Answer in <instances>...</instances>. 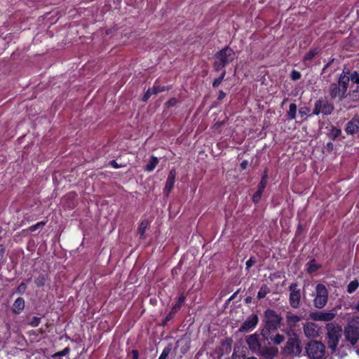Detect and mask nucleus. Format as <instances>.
Listing matches in <instances>:
<instances>
[{"label":"nucleus","instance_id":"f257e3e1","mask_svg":"<svg viewBox=\"0 0 359 359\" xmlns=\"http://www.w3.org/2000/svg\"><path fill=\"white\" fill-rule=\"evenodd\" d=\"M350 82L353 85L359 84V72L345 67L337 76L336 81L331 83L327 88V93L330 100L339 101L348 90Z\"/></svg>","mask_w":359,"mask_h":359},{"label":"nucleus","instance_id":"f03ea898","mask_svg":"<svg viewBox=\"0 0 359 359\" xmlns=\"http://www.w3.org/2000/svg\"><path fill=\"white\" fill-rule=\"evenodd\" d=\"M283 318L276 311L267 309L264 313L262 319V327L260 330L261 337L264 342L269 340L271 333L274 332L280 327Z\"/></svg>","mask_w":359,"mask_h":359},{"label":"nucleus","instance_id":"7ed1b4c3","mask_svg":"<svg viewBox=\"0 0 359 359\" xmlns=\"http://www.w3.org/2000/svg\"><path fill=\"white\" fill-rule=\"evenodd\" d=\"M260 335L261 334H259L256 332L246 337V343L252 353L257 355H273L276 354V352L277 351V347L266 345L262 346L261 342L264 341L262 337L260 338Z\"/></svg>","mask_w":359,"mask_h":359},{"label":"nucleus","instance_id":"20e7f679","mask_svg":"<svg viewBox=\"0 0 359 359\" xmlns=\"http://www.w3.org/2000/svg\"><path fill=\"white\" fill-rule=\"evenodd\" d=\"M236 58V53L229 46L217 51L214 55L213 69L219 72Z\"/></svg>","mask_w":359,"mask_h":359},{"label":"nucleus","instance_id":"39448f33","mask_svg":"<svg viewBox=\"0 0 359 359\" xmlns=\"http://www.w3.org/2000/svg\"><path fill=\"white\" fill-rule=\"evenodd\" d=\"M344 337L347 341L355 346L359 340V316H353L348 319L344 327Z\"/></svg>","mask_w":359,"mask_h":359},{"label":"nucleus","instance_id":"423d86ee","mask_svg":"<svg viewBox=\"0 0 359 359\" xmlns=\"http://www.w3.org/2000/svg\"><path fill=\"white\" fill-rule=\"evenodd\" d=\"M355 85L353 89L348 90L338 101L346 110H350L359 105V84Z\"/></svg>","mask_w":359,"mask_h":359},{"label":"nucleus","instance_id":"0eeeda50","mask_svg":"<svg viewBox=\"0 0 359 359\" xmlns=\"http://www.w3.org/2000/svg\"><path fill=\"white\" fill-rule=\"evenodd\" d=\"M326 329L328 347L334 351L341 336V328L335 323H329L326 325Z\"/></svg>","mask_w":359,"mask_h":359},{"label":"nucleus","instance_id":"6e6552de","mask_svg":"<svg viewBox=\"0 0 359 359\" xmlns=\"http://www.w3.org/2000/svg\"><path fill=\"white\" fill-rule=\"evenodd\" d=\"M288 336L286 344L283 348V352L288 355L299 356L302 351V347L301 346V341L298 335L292 332V334Z\"/></svg>","mask_w":359,"mask_h":359},{"label":"nucleus","instance_id":"1a4fd4ad","mask_svg":"<svg viewBox=\"0 0 359 359\" xmlns=\"http://www.w3.org/2000/svg\"><path fill=\"white\" fill-rule=\"evenodd\" d=\"M306 352L310 359H322L325 351V345L318 341H311L306 346Z\"/></svg>","mask_w":359,"mask_h":359},{"label":"nucleus","instance_id":"9d476101","mask_svg":"<svg viewBox=\"0 0 359 359\" xmlns=\"http://www.w3.org/2000/svg\"><path fill=\"white\" fill-rule=\"evenodd\" d=\"M328 301V291L323 284H318L316 287V296L313 305L317 309H323Z\"/></svg>","mask_w":359,"mask_h":359},{"label":"nucleus","instance_id":"9b49d317","mask_svg":"<svg viewBox=\"0 0 359 359\" xmlns=\"http://www.w3.org/2000/svg\"><path fill=\"white\" fill-rule=\"evenodd\" d=\"M334 110V106L327 99L320 98L316 101L312 114L318 115L322 113L323 115H330Z\"/></svg>","mask_w":359,"mask_h":359},{"label":"nucleus","instance_id":"f8f14e48","mask_svg":"<svg viewBox=\"0 0 359 359\" xmlns=\"http://www.w3.org/2000/svg\"><path fill=\"white\" fill-rule=\"evenodd\" d=\"M297 287V283H292L289 286V290L290 291L289 302L290 306L293 309H298L300 306L301 292Z\"/></svg>","mask_w":359,"mask_h":359},{"label":"nucleus","instance_id":"ddd939ff","mask_svg":"<svg viewBox=\"0 0 359 359\" xmlns=\"http://www.w3.org/2000/svg\"><path fill=\"white\" fill-rule=\"evenodd\" d=\"M259 318L257 314H251L243 323L239 327L238 331L241 332H248L253 330L258 324Z\"/></svg>","mask_w":359,"mask_h":359},{"label":"nucleus","instance_id":"4468645a","mask_svg":"<svg viewBox=\"0 0 359 359\" xmlns=\"http://www.w3.org/2000/svg\"><path fill=\"white\" fill-rule=\"evenodd\" d=\"M302 320V317L293 314L291 312H287L285 316V320L287 326L289 330L286 332L287 335H290L294 332V330L299 325V321Z\"/></svg>","mask_w":359,"mask_h":359},{"label":"nucleus","instance_id":"2eb2a0df","mask_svg":"<svg viewBox=\"0 0 359 359\" xmlns=\"http://www.w3.org/2000/svg\"><path fill=\"white\" fill-rule=\"evenodd\" d=\"M336 316V313L330 311H316L310 313V318L313 320L328 322L332 320Z\"/></svg>","mask_w":359,"mask_h":359},{"label":"nucleus","instance_id":"dca6fc26","mask_svg":"<svg viewBox=\"0 0 359 359\" xmlns=\"http://www.w3.org/2000/svg\"><path fill=\"white\" fill-rule=\"evenodd\" d=\"M171 86H160L157 85V81L155 82L152 88H149L144 94L142 101L147 102L149 97L153 95H157L159 93L169 90Z\"/></svg>","mask_w":359,"mask_h":359},{"label":"nucleus","instance_id":"f3484780","mask_svg":"<svg viewBox=\"0 0 359 359\" xmlns=\"http://www.w3.org/2000/svg\"><path fill=\"white\" fill-rule=\"evenodd\" d=\"M185 300V297L182 294L179 297L177 302L172 307L169 313L165 317L162 322L163 325H165L168 322H169L175 316V314L180 309L182 305L184 304Z\"/></svg>","mask_w":359,"mask_h":359},{"label":"nucleus","instance_id":"a211bd4d","mask_svg":"<svg viewBox=\"0 0 359 359\" xmlns=\"http://www.w3.org/2000/svg\"><path fill=\"white\" fill-rule=\"evenodd\" d=\"M50 280V274L47 271H39L37 276L34 277V283L36 287H42L45 286L46 283Z\"/></svg>","mask_w":359,"mask_h":359},{"label":"nucleus","instance_id":"6ab92c4d","mask_svg":"<svg viewBox=\"0 0 359 359\" xmlns=\"http://www.w3.org/2000/svg\"><path fill=\"white\" fill-rule=\"evenodd\" d=\"M345 130L350 135H354L359 131V116H355L347 123Z\"/></svg>","mask_w":359,"mask_h":359},{"label":"nucleus","instance_id":"aec40b11","mask_svg":"<svg viewBox=\"0 0 359 359\" xmlns=\"http://www.w3.org/2000/svg\"><path fill=\"white\" fill-rule=\"evenodd\" d=\"M304 332L307 337H316L318 336V327L313 323H307L304 325Z\"/></svg>","mask_w":359,"mask_h":359},{"label":"nucleus","instance_id":"412c9836","mask_svg":"<svg viewBox=\"0 0 359 359\" xmlns=\"http://www.w3.org/2000/svg\"><path fill=\"white\" fill-rule=\"evenodd\" d=\"M176 171L175 169L170 170L164 187V193L168 196L174 187Z\"/></svg>","mask_w":359,"mask_h":359},{"label":"nucleus","instance_id":"4be33fe9","mask_svg":"<svg viewBox=\"0 0 359 359\" xmlns=\"http://www.w3.org/2000/svg\"><path fill=\"white\" fill-rule=\"evenodd\" d=\"M25 309V300L22 297H18L12 306V311L15 314L20 313Z\"/></svg>","mask_w":359,"mask_h":359},{"label":"nucleus","instance_id":"5701e85b","mask_svg":"<svg viewBox=\"0 0 359 359\" xmlns=\"http://www.w3.org/2000/svg\"><path fill=\"white\" fill-rule=\"evenodd\" d=\"M341 135V129L336 128L333 125L331 126V128L327 133V136L332 140H336Z\"/></svg>","mask_w":359,"mask_h":359},{"label":"nucleus","instance_id":"b1692460","mask_svg":"<svg viewBox=\"0 0 359 359\" xmlns=\"http://www.w3.org/2000/svg\"><path fill=\"white\" fill-rule=\"evenodd\" d=\"M306 271L308 273L311 274L316 271H318L321 266L320 264H316V259H313L310 262H309L306 264Z\"/></svg>","mask_w":359,"mask_h":359},{"label":"nucleus","instance_id":"393cba45","mask_svg":"<svg viewBox=\"0 0 359 359\" xmlns=\"http://www.w3.org/2000/svg\"><path fill=\"white\" fill-rule=\"evenodd\" d=\"M158 158L154 156H152L148 163L146 165L145 170L147 172L153 171L158 165Z\"/></svg>","mask_w":359,"mask_h":359},{"label":"nucleus","instance_id":"a878e982","mask_svg":"<svg viewBox=\"0 0 359 359\" xmlns=\"http://www.w3.org/2000/svg\"><path fill=\"white\" fill-rule=\"evenodd\" d=\"M297 107L296 104L291 103L289 106V110L287 111V117L289 120H293L297 116Z\"/></svg>","mask_w":359,"mask_h":359},{"label":"nucleus","instance_id":"bb28decb","mask_svg":"<svg viewBox=\"0 0 359 359\" xmlns=\"http://www.w3.org/2000/svg\"><path fill=\"white\" fill-rule=\"evenodd\" d=\"M319 53L318 48H311L304 57L303 62L311 60L316 55Z\"/></svg>","mask_w":359,"mask_h":359},{"label":"nucleus","instance_id":"cd10ccee","mask_svg":"<svg viewBox=\"0 0 359 359\" xmlns=\"http://www.w3.org/2000/svg\"><path fill=\"white\" fill-rule=\"evenodd\" d=\"M149 224V222L147 219H144L142 221V222L140 224V226L137 229L138 233L140 234V238L144 239L145 238V231L147 228V226Z\"/></svg>","mask_w":359,"mask_h":359},{"label":"nucleus","instance_id":"c85d7f7f","mask_svg":"<svg viewBox=\"0 0 359 359\" xmlns=\"http://www.w3.org/2000/svg\"><path fill=\"white\" fill-rule=\"evenodd\" d=\"M76 194L74 192L69 193L65 196L67 202V206L73 208L76 205L75 198Z\"/></svg>","mask_w":359,"mask_h":359},{"label":"nucleus","instance_id":"c756f323","mask_svg":"<svg viewBox=\"0 0 359 359\" xmlns=\"http://www.w3.org/2000/svg\"><path fill=\"white\" fill-rule=\"evenodd\" d=\"M46 222H44V221L39 222L36 223V224L29 226L28 229H23L22 233H24L26 231L33 232L39 229H42L46 225Z\"/></svg>","mask_w":359,"mask_h":359},{"label":"nucleus","instance_id":"7c9ffc66","mask_svg":"<svg viewBox=\"0 0 359 359\" xmlns=\"http://www.w3.org/2000/svg\"><path fill=\"white\" fill-rule=\"evenodd\" d=\"M359 287V281L356 279L351 281L347 286V292L351 294L354 292Z\"/></svg>","mask_w":359,"mask_h":359},{"label":"nucleus","instance_id":"2f4dec72","mask_svg":"<svg viewBox=\"0 0 359 359\" xmlns=\"http://www.w3.org/2000/svg\"><path fill=\"white\" fill-rule=\"evenodd\" d=\"M270 292V289L266 285H263L257 293V298L259 299H263Z\"/></svg>","mask_w":359,"mask_h":359},{"label":"nucleus","instance_id":"473e14b6","mask_svg":"<svg viewBox=\"0 0 359 359\" xmlns=\"http://www.w3.org/2000/svg\"><path fill=\"white\" fill-rule=\"evenodd\" d=\"M270 339L275 345H280L285 341V337L280 334H276L274 337H271Z\"/></svg>","mask_w":359,"mask_h":359},{"label":"nucleus","instance_id":"72a5a7b5","mask_svg":"<svg viewBox=\"0 0 359 359\" xmlns=\"http://www.w3.org/2000/svg\"><path fill=\"white\" fill-rule=\"evenodd\" d=\"M172 348V344H168L166 347L164 348L163 352L159 356L158 359H167Z\"/></svg>","mask_w":359,"mask_h":359},{"label":"nucleus","instance_id":"f704fd0d","mask_svg":"<svg viewBox=\"0 0 359 359\" xmlns=\"http://www.w3.org/2000/svg\"><path fill=\"white\" fill-rule=\"evenodd\" d=\"M225 75H226V70L224 69L222 71V72L221 73L220 76L218 78H216L214 79V81L212 82V87L217 88L221 84L222 81L224 80Z\"/></svg>","mask_w":359,"mask_h":359},{"label":"nucleus","instance_id":"c9c22d12","mask_svg":"<svg viewBox=\"0 0 359 359\" xmlns=\"http://www.w3.org/2000/svg\"><path fill=\"white\" fill-rule=\"evenodd\" d=\"M69 352H70L69 347H66L62 351H58V352L54 353L52 355V357L53 358H57V357L65 356V355H67L69 353Z\"/></svg>","mask_w":359,"mask_h":359},{"label":"nucleus","instance_id":"e433bc0d","mask_svg":"<svg viewBox=\"0 0 359 359\" xmlns=\"http://www.w3.org/2000/svg\"><path fill=\"white\" fill-rule=\"evenodd\" d=\"M27 287L25 282H22L16 288L15 292L19 294H22L25 292Z\"/></svg>","mask_w":359,"mask_h":359},{"label":"nucleus","instance_id":"4c0bfd02","mask_svg":"<svg viewBox=\"0 0 359 359\" xmlns=\"http://www.w3.org/2000/svg\"><path fill=\"white\" fill-rule=\"evenodd\" d=\"M302 77V74L299 72L293 69L290 74V78L292 81H297L300 79Z\"/></svg>","mask_w":359,"mask_h":359},{"label":"nucleus","instance_id":"58836bf2","mask_svg":"<svg viewBox=\"0 0 359 359\" xmlns=\"http://www.w3.org/2000/svg\"><path fill=\"white\" fill-rule=\"evenodd\" d=\"M262 194H263V192H262L259 190H257V191L253 194V196L252 197V201L255 203H257L260 201Z\"/></svg>","mask_w":359,"mask_h":359},{"label":"nucleus","instance_id":"ea45409f","mask_svg":"<svg viewBox=\"0 0 359 359\" xmlns=\"http://www.w3.org/2000/svg\"><path fill=\"white\" fill-rule=\"evenodd\" d=\"M6 249L3 244H0V263L5 262Z\"/></svg>","mask_w":359,"mask_h":359},{"label":"nucleus","instance_id":"a19ab883","mask_svg":"<svg viewBox=\"0 0 359 359\" xmlns=\"http://www.w3.org/2000/svg\"><path fill=\"white\" fill-rule=\"evenodd\" d=\"M310 112V109L307 107H301L299 109V114L302 117L307 116V114Z\"/></svg>","mask_w":359,"mask_h":359},{"label":"nucleus","instance_id":"79ce46f5","mask_svg":"<svg viewBox=\"0 0 359 359\" xmlns=\"http://www.w3.org/2000/svg\"><path fill=\"white\" fill-rule=\"evenodd\" d=\"M256 263V258L254 257H251L247 262H246V269L249 270V269L252 266Z\"/></svg>","mask_w":359,"mask_h":359},{"label":"nucleus","instance_id":"37998d69","mask_svg":"<svg viewBox=\"0 0 359 359\" xmlns=\"http://www.w3.org/2000/svg\"><path fill=\"white\" fill-rule=\"evenodd\" d=\"M266 184H267V181H265V180H263L261 179V181L259 182V183L258 184L257 190H259L262 192H264V191L266 187Z\"/></svg>","mask_w":359,"mask_h":359},{"label":"nucleus","instance_id":"c03bdc74","mask_svg":"<svg viewBox=\"0 0 359 359\" xmlns=\"http://www.w3.org/2000/svg\"><path fill=\"white\" fill-rule=\"evenodd\" d=\"M35 219L34 215L29 214V213H25L24 215L23 220L22 221V223L23 224L25 221L31 222L34 221Z\"/></svg>","mask_w":359,"mask_h":359},{"label":"nucleus","instance_id":"a18cd8bd","mask_svg":"<svg viewBox=\"0 0 359 359\" xmlns=\"http://www.w3.org/2000/svg\"><path fill=\"white\" fill-rule=\"evenodd\" d=\"M40 322H41V318L34 316L32 319V321L30 322V325L32 327H37L39 325Z\"/></svg>","mask_w":359,"mask_h":359},{"label":"nucleus","instance_id":"49530a36","mask_svg":"<svg viewBox=\"0 0 359 359\" xmlns=\"http://www.w3.org/2000/svg\"><path fill=\"white\" fill-rule=\"evenodd\" d=\"M177 100L175 97L170 99L168 101L166 102L165 104L168 107H174L177 104Z\"/></svg>","mask_w":359,"mask_h":359},{"label":"nucleus","instance_id":"de8ad7c7","mask_svg":"<svg viewBox=\"0 0 359 359\" xmlns=\"http://www.w3.org/2000/svg\"><path fill=\"white\" fill-rule=\"evenodd\" d=\"M109 164L114 168H120L123 167L122 165L118 164V163L115 160L110 161Z\"/></svg>","mask_w":359,"mask_h":359},{"label":"nucleus","instance_id":"09e8293b","mask_svg":"<svg viewBox=\"0 0 359 359\" xmlns=\"http://www.w3.org/2000/svg\"><path fill=\"white\" fill-rule=\"evenodd\" d=\"M226 94L223 90H220L219 92L217 100L219 101H221V100H222L226 97Z\"/></svg>","mask_w":359,"mask_h":359},{"label":"nucleus","instance_id":"8fccbe9b","mask_svg":"<svg viewBox=\"0 0 359 359\" xmlns=\"http://www.w3.org/2000/svg\"><path fill=\"white\" fill-rule=\"evenodd\" d=\"M132 358L133 359H139V352L137 350H133L131 351Z\"/></svg>","mask_w":359,"mask_h":359},{"label":"nucleus","instance_id":"3c124183","mask_svg":"<svg viewBox=\"0 0 359 359\" xmlns=\"http://www.w3.org/2000/svg\"><path fill=\"white\" fill-rule=\"evenodd\" d=\"M248 165V161H246V160L243 161L241 163V165H240L241 168L242 170H245V169L247 168Z\"/></svg>","mask_w":359,"mask_h":359},{"label":"nucleus","instance_id":"603ef678","mask_svg":"<svg viewBox=\"0 0 359 359\" xmlns=\"http://www.w3.org/2000/svg\"><path fill=\"white\" fill-rule=\"evenodd\" d=\"M334 61V58L331 59L330 61L324 66L322 72H324L332 65V63Z\"/></svg>","mask_w":359,"mask_h":359},{"label":"nucleus","instance_id":"864d4df0","mask_svg":"<svg viewBox=\"0 0 359 359\" xmlns=\"http://www.w3.org/2000/svg\"><path fill=\"white\" fill-rule=\"evenodd\" d=\"M326 148H327V149L328 150V151H330H330H332L333 150V149H334V145H333V144H332L331 142H327V143L326 144Z\"/></svg>","mask_w":359,"mask_h":359},{"label":"nucleus","instance_id":"5fc2aeb1","mask_svg":"<svg viewBox=\"0 0 359 359\" xmlns=\"http://www.w3.org/2000/svg\"><path fill=\"white\" fill-rule=\"evenodd\" d=\"M269 175H268V170L265 169L264 172L262 175V180L268 181Z\"/></svg>","mask_w":359,"mask_h":359},{"label":"nucleus","instance_id":"6e6d98bb","mask_svg":"<svg viewBox=\"0 0 359 359\" xmlns=\"http://www.w3.org/2000/svg\"><path fill=\"white\" fill-rule=\"evenodd\" d=\"M189 349V347L187 346H185L184 347L182 348L181 349V352L184 354L185 353H187V351H188Z\"/></svg>","mask_w":359,"mask_h":359},{"label":"nucleus","instance_id":"4d7b16f0","mask_svg":"<svg viewBox=\"0 0 359 359\" xmlns=\"http://www.w3.org/2000/svg\"><path fill=\"white\" fill-rule=\"evenodd\" d=\"M252 302V297H247L245 299V302L246 304H250Z\"/></svg>","mask_w":359,"mask_h":359},{"label":"nucleus","instance_id":"13d9d810","mask_svg":"<svg viewBox=\"0 0 359 359\" xmlns=\"http://www.w3.org/2000/svg\"><path fill=\"white\" fill-rule=\"evenodd\" d=\"M239 291H240V290H238L236 292H234L233 294V295L230 297L229 299L231 300V299H234L237 296V294H238Z\"/></svg>","mask_w":359,"mask_h":359},{"label":"nucleus","instance_id":"bf43d9fd","mask_svg":"<svg viewBox=\"0 0 359 359\" xmlns=\"http://www.w3.org/2000/svg\"><path fill=\"white\" fill-rule=\"evenodd\" d=\"M32 276H30V277H29L28 278L25 279V281L26 283H29V282H30V281L32 280Z\"/></svg>","mask_w":359,"mask_h":359},{"label":"nucleus","instance_id":"052dcab7","mask_svg":"<svg viewBox=\"0 0 359 359\" xmlns=\"http://www.w3.org/2000/svg\"><path fill=\"white\" fill-rule=\"evenodd\" d=\"M288 100L289 99L287 97L284 98L282 102V105H283L285 103H286L288 101Z\"/></svg>","mask_w":359,"mask_h":359},{"label":"nucleus","instance_id":"680f3d73","mask_svg":"<svg viewBox=\"0 0 359 359\" xmlns=\"http://www.w3.org/2000/svg\"><path fill=\"white\" fill-rule=\"evenodd\" d=\"M180 343V341H179V340L176 342V347L179 346Z\"/></svg>","mask_w":359,"mask_h":359},{"label":"nucleus","instance_id":"e2e57ef3","mask_svg":"<svg viewBox=\"0 0 359 359\" xmlns=\"http://www.w3.org/2000/svg\"><path fill=\"white\" fill-rule=\"evenodd\" d=\"M356 309L359 311V301H358V305L356 306Z\"/></svg>","mask_w":359,"mask_h":359},{"label":"nucleus","instance_id":"0e129e2a","mask_svg":"<svg viewBox=\"0 0 359 359\" xmlns=\"http://www.w3.org/2000/svg\"><path fill=\"white\" fill-rule=\"evenodd\" d=\"M3 228L0 226V233L2 232Z\"/></svg>","mask_w":359,"mask_h":359},{"label":"nucleus","instance_id":"69168bd1","mask_svg":"<svg viewBox=\"0 0 359 359\" xmlns=\"http://www.w3.org/2000/svg\"><path fill=\"white\" fill-rule=\"evenodd\" d=\"M355 351H356V353H357L358 355H359V348H358V349H357Z\"/></svg>","mask_w":359,"mask_h":359},{"label":"nucleus","instance_id":"338daca9","mask_svg":"<svg viewBox=\"0 0 359 359\" xmlns=\"http://www.w3.org/2000/svg\"><path fill=\"white\" fill-rule=\"evenodd\" d=\"M172 273H176V271H175V269H172Z\"/></svg>","mask_w":359,"mask_h":359},{"label":"nucleus","instance_id":"774afa93","mask_svg":"<svg viewBox=\"0 0 359 359\" xmlns=\"http://www.w3.org/2000/svg\"><path fill=\"white\" fill-rule=\"evenodd\" d=\"M172 273H176V271H175V269H172Z\"/></svg>","mask_w":359,"mask_h":359}]
</instances>
